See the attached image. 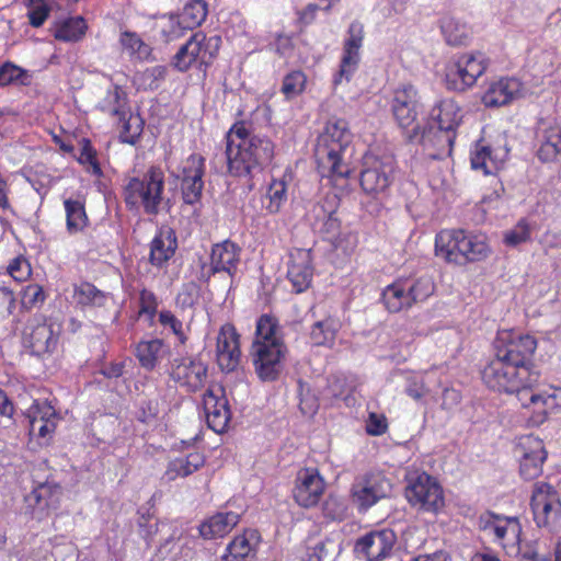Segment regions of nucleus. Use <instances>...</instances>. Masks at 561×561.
I'll return each instance as SVG.
<instances>
[{
  "label": "nucleus",
  "mask_w": 561,
  "mask_h": 561,
  "mask_svg": "<svg viewBox=\"0 0 561 561\" xmlns=\"http://www.w3.org/2000/svg\"><path fill=\"white\" fill-rule=\"evenodd\" d=\"M537 340L529 334L506 333L494 344V357L481 371L483 383L500 393L518 394L539 386L540 373L533 363Z\"/></svg>",
  "instance_id": "1"
},
{
  "label": "nucleus",
  "mask_w": 561,
  "mask_h": 561,
  "mask_svg": "<svg viewBox=\"0 0 561 561\" xmlns=\"http://www.w3.org/2000/svg\"><path fill=\"white\" fill-rule=\"evenodd\" d=\"M226 139V156L231 175L257 172V165L271 163L274 157V144L266 137H250L243 123L234 124Z\"/></svg>",
  "instance_id": "2"
},
{
  "label": "nucleus",
  "mask_w": 561,
  "mask_h": 561,
  "mask_svg": "<svg viewBox=\"0 0 561 561\" xmlns=\"http://www.w3.org/2000/svg\"><path fill=\"white\" fill-rule=\"evenodd\" d=\"M434 251L446 264L462 267L485 261L492 248L482 232L450 228L435 234Z\"/></svg>",
  "instance_id": "3"
},
{
  "label": "nucleus",
  "mask_w": 561,
  "mask_h": 561,
  "mask_svg": "<svg viewBox=\"0 0 561 561\" xmlns=\"http://www.w3.org/2000/svg\"><path fill=\"white\" fill-rule=\"evenodd\" d=\"M352 134L344 119H329L318 136L314 157L320 175H350L345 156L350 149Z\"/></svg>",
  "instance_id": "4"
},
{
  "label": "nucleus",
  "mask_w": 561,
  "mask_h": 561,
  "mask_svg": "<svg viewBox=\"0 0 561 561\" xmlns=\"http://www.w3.org/2000/svg\"><path fill=\"white\" fill-rule=\"evenodd\" d=\"M461 110L453 99L439 100L430 112V122L432 128L435 126L437 130L431 131L425 136V142H431L437 152L430 153L433 158H443L450 156L454 141L456 138V128L461 122Z\"/></svg>",
  "instance_id": "5"
},
{
  "label": "nucleus",
  "mask_w": 561,
  "mask_h": 561,
  "mask_svg": "<svg viewBox=\"0 0 561 561\" xmlns=\"http://www.w3.org/2000/svg\"><path fill=\"white\" fill-rule=\"evenodd\" d=\"M516 397L528 427L541 426L550 414L561 408V388L552 386L545 389H538V386L525 388Z\"/></svg>",
  "instance_id": "6"
},
{
  "label": "nucleus",
  "mask_w": 561,
  "mask_h": 561,
  "mask_svg": "<svg viewBox=\"0 0 561 561\" xmlns=\"http://www.w3.org/2000/svg\"><path fill=\"white\" fill-rule=\"evenodd\" d=\"M392 493V482L381 470H370L357 476L350 489V499L359 513L368 512Z\"/></svg>",
  "instance_id": "7"
},
{
  "label": "nucleus",
  "mask_w": 561,
  "mask_h": 561,
  "mask_svg": "<svg viewBox=\"0 0 561 561\" xmlns=\"http://www.w3.org/2000/svg\"><path fill=\"white\" fill-rule=\"evenodd\" d=\"M488 67L489 59L481 51L459 54L446 67V84L454 91H466L477 83Z\"/></svg>",
  "instance_id": "8"
},
{
  "label": "nucleus",
  "mask_w": 561,
  "mask_h": 561,
  "mask_svg": "<svg viewBox=\"0 0 561 561\" xmlns=\"http://www.w3.org/2000/svg\"><path fill=\"white\" fill-rule=\"evenodd\" d=\"M220 37H206L197 32L183 45L173 58L174 67L180 71H186L192 66H208L218 53Z\"/></svg>",
  "instance_id": "9"
},
{
  "label": "nucleus",
  "mask_w": 561,
  "mask_h": 561,
  "mask_svg": "<svg viewBox=\"0 0 561 561\" xmlns=\"http://www.w3.org/2000/svg\"><path fill=\"white\" fill-rule=\"evenodd\" d=\"M529 505L534 522L539 528L550 527L561 518L560 494L548 482L538 481L534 483Z\"/></svg>",
  "instance_id": "10"
},
{
  "label": "nucleus",
  "mask_w": 561,
  "mask_h": 561,
  "mask_svg": "<svg viewBox=\"0 0 561 561\" xmlns=\"http://www.w3.org/2000/svg\"><path fill=\"white\" fill-rule=\"evenodd\" d=\"M54 323L43 314H36L27 320L22 330V343L32 355L51 354L58 344L60 332Z\"/></svg>",
  "instance_id": "11"
},
{
  "label": "nucleus",
  "mask_w": 561,
  "mask_h": 561,
  "mask_svg": "<svg viewBox=\"0 0 561 561\" xmlns=\"http://www.w3.org/2000/svg\"><path fill=\"white\" fill-rule=\"evenodd\" d=\"M515 453L518 457V471L523 480L531 481L542 474L548 451L541 438L533 434L520 436L516 443Z\"/></svg>",
  "instance_id": "12"
},
{
  "label": "nucleus",
  "mask_w": 561,
  "mask_h": 561,
  "mask_svg": "<svg viewBox=\"0 0 561 561\" xmlns=\"http://www.w3.org/2000/svg\"><path fill=\"white\" fill-rule=\"evenodd\" d=\"M287 352L285 343L251 345L252 364L261 381L271 382L279 378L285 367Z\"/></svg>",
  "instance_id": "13"
},
{
  "label": "nucleus",
  "mask_w": 561,
  "mask_h": 561,
  "mask_svg": "<svg viewBox=\"0 0 561 561\" xmlns=\"http://www.w3.org/2000/svg\"><path fill=\"white\" fill-rule=\"evenodd\" d=\"M25 416L30 436L36 438L41 445L49 444L60 420L55 405L48 400L34 399L26 409Z\"/></svg>",
  "instance_id": "14"
},
{
  "label": "nucleus",
  "mask_w": 561,
  "mask_h": 561,
  "mask_svg": "<svg viewBox=\"0 0 561 561\" xmlns=\"http://www.w3.org/2000/svg\"><path fill=\"white\" fill-rule=\"evenodd\" d=\"M405 496L410 504L427 512H437L445 504L444 491L438 481L426 472L409 480Z\"/></svg>",
  "instance_id": "15"
},
{
  "label": "nucleus",
  "mask_w": 561,
  "mask_h": 561,
  "mask_svg": "<svg viewBox=\"0 0 561 561\" xmlns=\"http://www.w3.org/2000/svg\"><path fill=\"white\" fill-rule=\"evenodd\" d=\"M479 528L503 549L516 547L520 542L522 525L517 517L485 512L479 517Z\"/></svg>",
  "instance_id": "16"
},
{
  "label": "nucleus",
  "mask_w": 561,
  "mask_h": 561,
  "mask_svg": "<svg viewBox=\"0 0 561 561\" xmlns=\"http://www.w3.org/2000/svg\"><path fill=\"white\" fill-rule=\"evenodd\" d=\"M364 37V25L358 21L352 22L343 41L339 70L333 79L334 84L348 82L358 69Z\"/></svg>",
  "instance_id": "17"
},
{
  "label": "nucleus",
  "mask_w": 561,
  "mask_h": 561,
  "mask_svg": "<svg viewBox=\"0 0 561 561\" xmlns=\"http://www.w3.org/2000/svg\"><path fill=\"white\" fill-rule=\"evenodd\" d=\"M397 534L391 528L373 529L356 539L354 552L365 561H385L392 556Z\"/></svg>",
  "instance_id": "18"
},
{
  "label": "nucleus",
  "mask_w": 561,
  "mask_h": 561,
  "mask_svg": "<svg viewBox=\"0 0 561 561\" xmlns=\"http://www.w3.org/2000/svg\"><path fill=\"white\" fill-rule=\"evenodd\" d=\"M162 190V178H130L125 188V202L131 207L140 203L147 214H157Z\"/></svg>",
  "instance_id": "19"
},
{
  "label": "nucleus",
  "mask_w": 561,
  "mask_h": 561,
  "mask_svg": "<svg viewBox=\"0 0 561 561\" xmlns=\"http://www.w3.org/2000/svg\"><path fill=\"white\" fill-rule=\"evenodd\" d=\"M241 335L231 322L222 324L216 337V360L225 373L234 371L241 363Z\"/></svg>",
  "instance_id": "20"
},
{
  "label": "nucleus",
  "mask_w": 561,
  "mask_h": 561,
  "mask_svg": "<svg viewBox=\"0 0 561 561\" xmlns=\"http://www.w3.org/2000/svg\"><path fill=\"white\" fill-rule=\"evenodd\" d=\"M202 402L208 427L218 434L226 432L231 420V411L225 388L220 385H210L203 394Z\"/></svg>",
  "instance_id": "21"
},
{
  "label": "nucleus",
  "mask_w": 561,
  "mask_h": 561,
  "mask_svg": "<svg viewBox=\"0 0 561 561\" xmlns=\"http://www.w3.org/2000/svg\"><path fill=\"white\" fill-rule=\"evenodd\" d=\"M324 491L325 481L318 469L306 467L298 471L291 493L297 505L311 508L318 505Z\"/></svg>",
  "instance_id": "22"
},
{
  "label": "nucleus",
  "mask_w": 561,
  "mask_h": 561,
  "mask_svg": "<svg viewBox=\"0 0 561 561\" xmlns=\"http://www.w3.org/2000/svg\"><path fill=\"white\" fill-rule=\"evenodd\" d=\"M207 365L196 357L174 359L170 377L186 392H196L204 387L207 379Z\"/></svg>",
  "instance_id": "23"
},
{
  "label": "nucleus",
  "mask_w": 561,
  "mask_h": 561,
  "mask_svg": "<svg viewBox=\"0 0 561 561\" xmlns=\"http://www.w3.org/2000/svg\"><path fill=\"white\" fill-rule=\"evenodd\" d=\"M390 105L399 126L410 127L415 122L419 112L420 96L416 88L410 83L399 85L393 90Z\"/></svg>",
  "instance_id": "24"
},
{
  "label": "nucleus",
  "mask_w": 561,
  "mask_h": 561,
  "mask_svg": "<svg viewBox=\"0 0 561 561\" xmlns=\"http://www.w3.org/2000/svg\"><path fill=\"white\" fill-rule=\"evenodd\" d=\"M524 87L514 77H502L486 83L481 101L486 107H500L523 96Z\"/></svg>",
  "instance_id": "25"
},
{
  "label": "nucleus",
  "mask_w": 561,
  "mask_h": 561,
  "mask_svg": "<svg viewBox=\"0 0 561 561\" xmlns=\"http://www.w3.org/2000/svg\"><path fill=\"white\" fill-rule=\"evenodd\" d=\"M61 488L58 483L45 481L33 488L25 496L31 513L37 520L47 518L59 506Z\"/></svg>",
  "instance_id": "26"
},
{
  "label": "nucleus",
  "mask_w": 561,
  "mask_h": 561,
  "mask_svg": "<svg viewBox=\"0 0 561 561\" xmlns=\"http://www.w3.org/2000/svg\"><path fill=\"white\" fill-rule=\"evenodd\" d=\"M241 253L242 249L230 239L213 244L209 255L211 274L226 273L234 277L241 262Z\"/></svg>",
  "instance_id": "27"
},
{
  "label": "nucleus",
  "mask_w": 561,
  "mask_h": 561,
  "mask_svg": "<svg viewBox=\"0 0 561 561\" xmlns=\"http://www.w3.org/2000/svg\"><path fill=\"white\" fill-rule=\"evenodd\" d=\"M289 257L287 278L296 294L304 293L310 287L313 276L311 251L295 249Z\"/></svg>",
  "instance_id": "28"
},
{
  "label": "nucleus",
  "mask_w": 561,
  "mask_h": 561,
  "mask_svg": "<svg viewBox=\"0 0 561 561\" xmlns=\"http://www.w3.org/2000/svg\"><path fill=\"white\" fill-rule=\"evenodd\" d=\"M508 157V149L503 146L490 148L477 144L471 151L470 162L473 171H482L484 175H495L502 171Z\"/></svg>",
  "instance_id": "29"
},
{
  "label": "nucleus",
  "mask_w": 561,
  "mask_h": 561,
  "mask_svg": "<svg viewBox=\"0 0 561 561\" xmlns=\"http://www.w3.org/2000/svg\"><path fill=\"white\" fill-rule=\"evenodd\" d=\"M260 534L255 529H245L237 535L227 546L222 561H252L256 556Z\"/></svg>",
  "instance_id": "30"
},
{
  "label": "nucleus",
  "mask_w": 561,
  "mask_h": 561,
  "mask_svg": "<svg viewBox=\"0 0 561 561\" xmlns=\"http://www.w3.org/2000/svg\"><path fill=\"white\" fill-rule=\"evenodd\" d=\"M537 137L540 141L538 158L541 161H552L561 153V126L550 119H541L538 123Z\"/></svg>",
  "instance_id": "31"
},
{
  "label": "nucleus",
  "mask_w": 561,
  "mask_h": 561,
  "mask_svg": "<svg viewBox=\"0 0 561 561\" xmlns=\"http://www.w3.org/2000/svg\"><path fill=\"white\" fill-rule=\"evenodd\" d=\"M72 297L82 310H107L113 302V296L110 293L99 289L90 282L75 285Z\"/></svg>",
  "instance_id": "32"
},
{
  "label": "nucleus",
  "mask_w": 561,
  "mask_h": 561,
  "mask_svg": "<svg viewBox=\"0 0 561 561\" xmlns=\"http://www.w3.org/2000/svg\"><path fill=\"white\" fill-rule=\"evenodd\" d=\"M178 249V239L172 228H161L150 242L149 262L157 267L164 266Z\"/></svg>",
  "instance_id": "33"
},
{
  "label": "nucleus",
  "mask_w": 561,
  "mask_h": 561,
  "mask_svg": "<svg viewBox=\"0 0 561 561\" xmlns=\"http://www.w3.org/2000/svg\"><path fill=\"white\" fill-rule=\"evenodd\" d=\"M240 522L237 512H217L199 525V534L204 539L222 538L228 535Z\"/></svg>",
  "instance_id": "34"
},
{
  "label": "nucleus",
  "mask_w": 561,
  "mask_h": 561,
  "mask_svg": "<svg viewBox=\"0 0 561 561\" xmlns=\"http://www.w3.org/2000/svg\"><path fill=\"white\" fill-rule=\"evenodd\" d=\"M385 308L391 313H398L412 308L408 290V278H398L387 285L381 294Z\"/></svg>",
  "instance_id": "35"
},
{
  "label": "nucleus",
  "mask_w": 561,
  "mask_h": 561,
  "mask_svg": "<svg viewBox=\"0 0 561 561\" xmlns=\"http://www.w3.org/2000/svg\"><path fill=\"white\" fill-rule=\"evenodd\" d=\"M205 463L206 457L203 453L192 451L184 457L170 460L164 471V478L168 481L186 478L203 468Z\"/></svg>",
  "instance_id": "36"
},
{
  "label": "nucleus",
  "mask_w": 561,
  "mask_h": 561,
  "mask_svg": "<svg viewBox=\"0 0 561 561\" xmlns=\"http://www.w3.org/2000/svg\"><path fill=\"white\" fill-rule=\"evenodd\" d=\"M439 28L446 43L450 46L467 45L471 39V27L455 16H443L439 21Z\"/></svg>",
  "instance_id": "37"
},
{
  "label": "nucleus",
  "mask_w": 561,
  "mask_h": 561,
  "mask_svg": "<svg viewBox=\"0 0 561 561\" xmlns=\"http://www.w3.org/2000/svg\"><path fill=\"white\" fill-rule=\"evenodd\" d=\"M271 343L285 342L278 319L273 314L264 313L256 320L252 345H270Z\"/></svg>",
  "instance_id": "38"
},
{
  "label": "nucleus",
  "mask_w": 561,
  "mask_h": 561,
  "mask_svg": "<svg viewBox=\"0 0 561 561\" xmlns=\"http://www.w3.org/2000/svg\"><path fill=\"white\" fill-rule=\"evenodd\" d=\"M87 31L88 24L82 16H69L56 21L53 25L54 37L66 43L81 41Z\"/></svg>",
  "instance_id": "39"
},
{
  "label": "nucleus",
  "mask_w": 561,
  "mask_h": 561,
  "mask_svg": "<svg viewBox=\"0 0 561 561\" xmlns=\"http://www.w3.org/2000/svg\"><path fill=\"white\" fill-rule=\"evenodd\" d=\"M164 342L161 339L142 340L138 342L135 356L146 370H153L162 356Z\"/></svg>",
  "instance_id": "40"
},
{
  "label": "nucleus",
  "mask_w": 561,
  "mask_h": 561,
  "mask_svg": "<svg viewBox=\"0 0 561 561\" xmlns=\"http://www.w3.org/2000/svg\"><path fill=\"white\" fill-rule=\"evenodd\" d=\"M98 107L104 114L124 121L128 114L127 98L125 92L118 87L110 89L105 96L100 101Z\"/></svg>",
  "instance_id": "41"
},
{
  "label": "nucleus",
  "mask_w": 561,
  "mask_h": 561,
  "mask_svg": "<svg viewBox=\"0 0 561 561\" xmlns=\"http://www.w3.org/2000/svg\"><path fill=\"white\" fill-rule=\"evenodd\" d=\"M339 325L332 317L312 324L310 330V340L317 346H332L335 342Z\"/></svg>",
  "instance_id": "42"
},
{
  "label": "nucleus",
  "mask_w": 561,
  "mask_h": 561,
  "mask_svg": "<svg viewBox=\"0 0 561 561\" xmlns=\"http://www.w3.org/2000/svg\"><path fill=\"white\" fill-rule=\"evenodd\" d=\"M64 206L68 233L76 234L81 232L89 224L83 203L69 198L64 202Z\"/></svg>",
  "instance_id": "43"
},
{
  "label": "nucleus",
  "mask_w": 561,
  "mask_h": 561,
  "mask_svg": "<svg viewBox=\"0 0 561 561\" xmlns=\"http://www.w3.org/2000/svg\"><path fill=\"white\" fill-rule=\"evenodd\" d=\"M180 20L176 23L192 30L202 24L207 16V3L204 0L188 1L179 13Z\"/></svg>",
  "instance_id": "44"
},
{
  "label": "nucleus",
  "mask_w": 561,
  "mask_h": 561,
  "mask_svg": "<svg viewBox=\"0 0 561 561\" xmlns=\"http://www.w3.org/2000/svg\"><path fill=\"white\" fill-rule=\"evenodd\" d=\"M435 283L432 276L422 275L415 279L408 278V290L412 305L423 302L435 293Z\"/></svg>",
  "instance_id": "45"
},
{
  "label": "nucleus",
  "mask_w": 561,
  "mask_h": 561,
  "mask_svg": "<svg viewBox=\"0 0 561 561\" xmlns=\"http://www.w3.org/2000/svg\"><path fill=\"white\" fill-rule=\"evenodd\" d=\"M158 307V296L151 289L141 288L138 294L137 319H145L152 324L156 316L159 314Z\"/></svg>",
  "instance_id": "46"
},
{
  "label": "nucleus",
  "mask_w": 561,
  "mask_h": 561,
  "mask_svg": "<svg viewBox=\"0 0 561 561\" xmlns=\"http://www.w3.org/2000/svg\"><path fill=\"white\" fill-rule=\"evenodd\" d=\"M158 321L161 327L170 330L180 345L187 343L190 328L185 329L183 322L171 310L163 309L159 311Z\"/></svg>",
  "instance_id": "47"
},
{
  "label": "nucleus",
  "mask_w": 561,
  "mask_h": 561,
  "mask_svg": "<svg viewBox=\"0 0 561 561\" xmlns=\"http://www.w3.org/2000/svg\"><path fill=\"white\" fill-rule=\"evenodd\" d=\"M266 197L268 203L266 209L271 214L279 211L282 205L287 201V185L283 179L272 178L268 184Z\"/></svg>",
  "instance_id": "48"
},
{
  "label": "nucleus",
  "mask_w": 561,
  "mask_h": 561,
  "mask_svg": "<svg viewBox=\"0 0 561 561\" xmlns=\"http://www.w3.org/2000/svg\"><path fill=\"white\" fill-rule=\"evenodd\" d=\"M322 515L328 522H342L347 516V504L335 494H329L322 503Z\"/></svg>",
  "instance_id": "49"
},
{
  "label": "nucleus",
  "mask_w": 561,
  "mask_h": 561,
  "mask_svg": "<svg viewBox=\"0 0 561 561\" xmlns=\"http://www.w3.org/2000/svg\"><path fill=\"white\" fill-rule=\"evenodd\" d=\"M533 228L526 218H520L517 224L504 232L503 242L505 245L515 248L531 239Z\"/></svg>",
  "instance_id": "50"
},
{
  "label": "nucleus",
  "mask_w": 561,
  "mask_h": 561,
  "mask_svg": "<svg viewBox=\"0 0 561 561\" xmlns=\"http://www.w3.org/2000/svg\"><path fill=\"white\" fill-rule=\"evenodd\" d=\"M121 44L123 48L133 57L145 59L150 54V47L141 37L134 32H124L121 35Z\"/></svg>",
  "instance_id": "51"
},
{
  "label": "nucleus",
  "mask_w": 561,
  "mask_h": 561,
  "mask_svg": "<svg viewBox=\"0 0 561 561\" xmlns=\"http://www.w3.org/2000/svg\"><path fill=\"white\" fill-rule=\"evenodd\" d=\"M307 77L300 70H295L285 76L282 92L287 99L301 94L306 88Z\"/></svg>",
  "instance_id": "52"
},
{
  "label": "nucleus",
  "mask_w": 561,
  "mask_h": 561,
  "mask_svg": "<svg viewBox=\"0 0 561 561\" xmlns=\"http://www.w3.org/2000/svg\"><path fill=\"white\" fill-rule=\"evenodd\" d=\"M203 187V178H182L181 190L184 203L190 205L198 203Z\"/></svg>",
  "instance_id": "53"
},
{
  "label": "nucleus",
  "mask_w": 561,
  "mask_h": 561,
  "mask_svg": "<svg viewBox=\"0 0 561 561\" xmlns=\"http://www.w3.org/2000/svg\"><path fill=\"white\" fill-rule=\"evenodd\" d=\"M25 4L28 8L30 24L34 27L42 26L50 12L47 0H25Z\"/></svg>",
  "instance_id": "54"
},
{
  "label": "nucleus",
  "mask_w": 561,
  "mask_h": 561,
  "mask_svg": "<svg viewBox=\"0 0 561 561\" xmlns=\"http://www.w3.org/2000/svg\"><path fill=\"white\" fill-rule=\"evenodd\" d=\"M27 80V72L13 64L7 62L0 67V85L11 83L26 84Z\"/></svg>",
  "instance_id": "55"
},
{
  "label": "nucleus",
  "mask_w": 561,
  "mask_h": 561,
  "mask_svg": "<svg viewBox=\"0 0 561 561\" xmlns=\"http://www.w3.org/2000/svg\"><path fill=\"white\" fill-rule=\"evenodd\" d=\"M365 169L360 172L359 175H367L368 173H374L375 175H389L393 172L392 161L390 157H387L386 162L379 161L373 154H366L364 157Z\"/></svg>",
  "instance_id": "56"
},
{
  "label": "nucleus",
  "mask_w": 561,
  "mask_h": 561,
  "mask_svg": "<svg viewBox=\"0 0 561 561\" xmlns=\"http://www.w3.org/2000/svg\"><path fill=\"white\" fill-rule=\"evenodd\" d=\"M198 299V286L194 283L183 284L175 297V304L182 310L192 308Z\"/></svg>",
  "instance_id": "57"
},
{
  "label": "nucleus",
  "mask_w": 561,
  "mask_h": 561,
  "mask_svg": "<svg viewBox=\"0 0 561 561\" xmlns=\"http://www.w3.org/2000/svg\"><path fill=\"white\" fill-rule=\"evenodd\" d=\"M45 298L46 296L41 285L30 284L23 289L21 304L24 308L32 309L37 305L43 304Z\"/></svg>",
  "instance_id": "58"
},
{
  "label": "nucleus",
  "mask_w": 561,
  "mask_h": 561,
  "mask_svg": "<svg viewBox=\"0 0 561 561\" xmlns=\"http://www.w3.org/2000/svg\"><path fill=\"white\" fill-rule=\"evenodd\" d=\"M8 273L16 282H25L32 274L30 262L23 257H14L8 265Z\"/></svg>",
  "instance_id": "59"
},
{
  "label": "nucleus",
  "mask_w": 561,
  "mask_h": 561,
  "mask_svg": "<svg viewBox=\"0 0 561 561\" xmlns=\"http://www.w3.org/2000/svg\"><path fill=\"white\" fill-rule=\"evenodd\" d=\"M79 162L82 164H88V172H92L95 175H101V168L96 161L95 151L92 148L90 141L88 139L82 140V148L79 156Z\"/></svg>",
  "instance_id": "60"
},
{
  "label": "nucleus",
  "mask_w": 561,
  "mask_h": 561,
  "mask_svg": "<svg viewBox=\"0 0 561 561\" xmlns=\"http://www.w3.org/2000/svg\"><path fill=\"white\" fill-rule=\"evenodd\" d=\"M121 122L123 123V140L125 142L134 144L136 139L139 137L142 129L140 118L130 115L128 119L126 116L125 119Z\"/></svg>",
  "instance_id": "61"
},
{
  "label": "nucleus",
  "mask_w": 561,
  "mask_h": 561,
  "mask_svg": "<svg viewBox=\"0 0 561 561\" xmlns=\"http://www.w3.org/2000/svg\"><path fill=\"white\" fill-rule=\"evenodd\" d=\"M388 430V421L383 414L369 413L366 421V432L371 436H380Z\"/></svg>",
  "instance_id": "62"
},
{
  "label": "nucleus",
  "mask_w": 561,
  "mask_h": 561,
  "mask_svg": "<svg viewBox=\"0 0 561 561\" xmlns=\"http://www.w3.org/2000/svg\"><path fill=\"white\" fill-rule=\"evenodd\" d=\"M175 20H180V14L170 15L162 27V34L167 41H173L183 35L184 31L188 30L182 24L176 23Z\"/></svg>",
  "instance_id": "63"
},
{
  "label": "nucleus",
  "mask_w": 561,
  "mask_h": 561,
  "mask_svg": "<svg viewBox=\"0 0 561 561\" xmlns=\"http://www.w3.org/2000/svg\"><path fill=\"white\" fill-rule=\"evenodd\" d=\"M183 175H203L204 158L201 154L193 153L182 164Z\"/></svg>",
  "instance_id": "64"
}]
</instances>
